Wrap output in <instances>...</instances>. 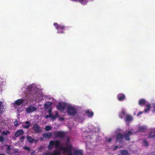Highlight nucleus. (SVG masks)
<instances>
[{"label": "nucleus", "mask_w": 155, "mask_h": 155, "mask_svg": "<svg viewBox=\"0 0 155 155\" xmlns=\"http://www.w3.org/2000/svg\"><path fill=\"white\" fill-rule=\"evenodd\" d=\"M91 142V141L90 142ZM91 145V143L87 142L86 143V146L87 147H88L89 146Z\"/></svg>", "instance_id": "ea45409f"}, {"label": "nucleus", "mask_w": 155, "mask_h": 155, "mask_svg": "<svg viewBox=\"0 0 155 155\" xmlns=\"http://www.w3.org/2000/svg\"><path fill=\"white\" fill-rule=\"evenodd\" d=\"M51 109L48 110V113L49 114V116L53 120H54L55 118L59 117L58 114V112L57 111H56L55 112V115H52L51 113Z\"/></svg>", "instance_id": "f8f14e48"}, {"label": "nucleus", "mask_w": 155, "mask_h": 155, "mask_svg": "<svg viewBox=\"0 0 155 155\" xmlns=\"http://www.w3.org/2000/svg\"><path fill=\"white\" fill-rule=\"evenodd\" d=\"M24 132L22 130H18L15 134V136L17 137L23 134Z\"/></svg>", "instance_id": "4be33fe9"}, {"label": "nucleus", "mask_w": 155, "mask_h": 155, "mask_svg": "<svg viewBox=\"0 0 155 155\" xmlns=\"http://www.w3.org/2000/svg\"><path fill=\"white\" fill-rule=\"evenodd\" d=\"M23 148L25 150H27L28 151H29L30 150V148L28 147H24Z\"/></svg>", "instance_id": "c9c22d12"}, {"label": "nucleus", "mask_w": 155, "mask_h": 155, "mask_svg": "<svg viewBox=\"0 0 155 155\" xmlns=\"http://www.w3.org/2000/svg\"><path fill=\"white\" fill-rule=\"evenodd\" d=\"M4 140L3 137L2 136H0V141L3 142Z\"/></svg>", "instance_id": "e433bc0d"}, {"label": "nucleus", "mask_w": 155, "mask_h": 155, "mask_svg": "<svg viewBox=\"0 0 155 155\" xmlns=\"http://www.w3.org/2000/svg\"><path fill=\"white\" fill-rule=\"evenodd\" d=\"M7 147V153L9 154H11L12 153L13 150L12 149L10 148V146L5 145Z\"/></svg>", "instance_id": "b1692460"}, {"label": "nucleus", "mask_w": 155, "mask_h": 155, "mask_svg": "<svg viewBox=\"0 0 155 155\" xmlns=\"http://www.w3.org/2000/svg\"><path fill=\"white\" fill-rule=\"evenodd\" d=\"M52 134L50 132L46 133L43 135V138L44 139H49L51 137Z\"/></svg>", "instance_id": "a211bd4d"}, {"label": "nucleus", "mask_w": 155, "mask_h": 155, "mask_svg": "<svg viewBox=\"0 0 155 155\" xmlns=\"http://www.w3.org/2000/svg\"><path fill=\"white\" fill-rule=\"evenodd\" d=\"M35 93L32 94L31 92L30 93L28 94L26 96L27 98V100H30L31 102H33L32 101H41L42 99H44L45 97L43 94H39L37 92H35Z\"/></svg>", "instance_id": "f03ea898"}, {"label": "nucleus", "mask_w": 155, "mask_h": 155, "mask_svg": "<svg viewBox=\"0 0 155 155\" xmlns=\"http://www.w3.org/2000/svg\"><path fill=\"white\" fill-rule=\"evenodd\" d=\"M50 117L49 116V115H46L45 116V118H48V117Z\"/></svg>", "instance_id": "37998d69"}, {"label": "nucleus", "mask_w": 155, "mask_h": 155, "mask_svg": "<svg viewBox=\"0 0 155 155\" xmlns=\"http://www.w3.org/2000/svg\"><path fill=\"white\" fill-rule=\"evenodd\" d=\"M33 129L36 133H40L42 131L41 128L37 124H34V125Z\"/></svg>", "instance_id": "4468645a"}, {"label": "nucleus", "mask_w": 155, "mask_h": 155, "mask_svg": "<svg viewBox=\"0 0 155 155\" xmlns=\"http://www.w3.org/2000/svg\"><path fill=\"white\" fill-rule=\"evenodd\" d=\"M88 129H89V131L90 132L93 131L97 132L99 130V128L97 126H94L93 125L90 124L88 126Z\"/></svg>", "instance_id": "0eeeda50"}, {"label": "nucleus", "mask_w": 155, "mask_h": 155, "mask_svg": "<svg viewBox=\"0 0 155 155\" xmlns=\"http://www.w3.org/2000/svg\"><path fill=\"white\" fill-rule=\"evenodd\" d=\"M143 113V112L142 111H140L137 114V116H139L140 114H142Z\"/></svg>", "instance_id": "a19ab883"}, {"label": "nucleus", "mask_w": 155, "mask_h": 155, "mask_svg": "<svg viewBox=\"0 0 155 155\" xmlns=\"http://www.w3.org/2000/svg\"><path fill=\"white\" fill-rule=\"evenodd\" d=\"M149 138L155 137V128L152 129L149 134Z\"/></svg>", "instance_id": "f3484780"}, {"label": "nucleus", "mask_w": 155, "mask_h": 155, "mask_svg": "<svg viewBox=\"0 0 155 155\" xmlns=\"http://www.w3.org/2000/svg\"><path fill=\"white\" fill-rule=\"evenodd\" d=\"M9 133V131H3L2 133V135H7Z\"/></svg>", "instance_id": "2f4dec72"}, {"label": "nucleus", "mask_w": 155, "mask_h": 155, "mask_svg": "<svg viewBox=\"0 0 155 155\" xmlns=\"http://www.w3.org/2000/svg\"><path fill=\"white\" fill-rule=\"evenodd\" d=\"M3 111V107L2 102H0V113H2Z\"/></svg>", "instance_id": "bb28decb"}, {"label": "nucleus", "mask_w": 155, "mask_h": 155, "mask_svg": "<svg viewBox=\"0 0 155 155\" xmlns=\"http://www.w3.org/2000/svg\"><path fill=\"white\" fill-rule=\"evenodd\" d=\"M119 147L117 146H116L115 147H114V150H116L118 147Z\"/></svg>", "instance_id": "c03bdc74"}, {"label": "nucleus", "mask_w": 155, "mask_h": 155, "mask_svg": "<svg viewBox=\"0 0 155 155\" xmlns=\"http://www.w3.org/2000/svg\"><path fill=\"white\" fill-rule=\"evenodd\" d=\"M59 117L58 120L61 121H63L64 120V118L63 117H61L59 116L58 117Z\"/></svg>", "instance_id": "4c0bfd02"}, {"label": "nucleus", "mask_w": 155, "mask_h": 155, "mask_svg": "<svg viewBox=\"0 0 155 155\" xmlns=\"http://www.w3.org/2000/svg\"><path fill=\"white\" fill-rule=\"evenodd\" d=\"M142 144L143 146L146 147L149 144L148 142L147 141L144 140L143 141Z\"/></svg>", "instance_id": "a878e982"}, {"label": "nucleus", "mask_w": 155, "mask_h": 155, "mask_svg": "<svg viewBox=\"0 0 155 155\" xmlns=\"http://www.w3.org/2000/svg\"><path fill=\"white\" fill-rule=\"evenodd\" d=\"M95 137H96L95 135L94 136V137H93V138H95Z\"/></svg>", "instance_id": "de8ad7c7"}, {"label": "nucleus", "mask_w": 155, "mask_h": 155, "mask_svg": "<svg viewBox=\"0 0 155 155\" xmlns=\"http://www.w3.org/2000/svg\"><path fill=\"white\" fill-rule=\"evenodd\" d=\"M133 119V118L131 116L127 114L126 115V116L125 118V121L128 122H130L132 121Z\"/></svg>", "instance_id": "6ab92c4d"}, {"label": "nucleus", "mask_w": 155, "mask_h": 155, "mask_svg": "<svg viewBox=\"0 0 155 155\" xmlns=\"http://www.w3.org/2000/svg\"><path fill=\"white\" fill-rule=\"evenodd\" d=\"M35 151H33L32 152H31V155H35Z\"/></svg>", "instance_id": "79ce46f5"}, {"label": "nucleus", "mask_w": 155, "mask_h": 155, "mask_svg": "<svg viewBox=\"0 0 155 155\" xmlns=\"http://www.w3.org/2000/svg\"><path fill=\"white\" fill-rule=\"evenodd\" d=\"M138 103L139 105L143 106L147 103V101L144 99H142L139 100Z\"/></svg>", "instance_id": "5701e85b"}, {"label": "nucleus", "mask_w": 155, "mask_h": 155, "mask_svg": "<svg viewBox=\"0 0 155 155\" xmlns=\"http://www.w3.org/2000/svg\"><path fill=\"white\" fill-rule=\"evenodd\" d=\"M78 107L77 106L68 103L67 106L66 113L71 116H74L77 113Z\"/></svg>", "instance_id": "7ed1b4c3"}, {"label": "nucleus", "mask_w": 155, "mask_h": 155, "mask_svg": "<svg viewBox=\"0 0 155 155\" xmlns=\"http://www.w3.org/2000/svg\"><path fill=\"white\" fill-rule=\"evenodd\" d=\"M35 87V85L34 84H33L32 85H31L29 86V90H32V88L33 87Z\"/></svg>", "instance_id": "72a5a7b5"}, {"label": "nucleus", "mask_w": 155, "mask_h": 155, "mask_svg": "<svg viewBox=\"0 0 155 155\" xmlns=\"http://www.w3.org/2000/svg\"><path fill=\"white\" fill-rule=\"evenodd\" d=\"M68 104L64 102H59L56 105L57 108L59 111L61 112H64L65 109L67 108Z\"/></svg>", "instance_id": "39448f33"}, {"label": "nucleus", "mask_w": 155, "mask_h": 155, "mask_svg": "<svg viewBox=\"0 0 155 155\" xmlns=\"http://www.w3.org/2000/svg\"><path fill=\"white\" fill-rule=\"evenodd\" d=\"M25 124H26V125L25 124H23V127L25 128H29L30 126L29 122L28 121H26Z\"/></svg>", "instance_id": "393cba45"}, {"label": "nucleus", "mask_w": 155, "mask_h": 155, "mask_svg": "<svg viewBox=\"0 0 155 155\" xmlns=\"http://www.w3.org/2000/svg\"><path fill=\"white\" fill-rule=\"evenodd\" d=\"M27 139L30 142H32L34 140L30 136H27Z\"/></svg>", "instance_id": "cd10ccee"}, {"label": "nucleus", "mask_w": 155, "mask_h": 155, "mask_svg": "<svg viewBox=\"0 0 155 155\" xmlns=\"http://www.w3.org/2000/svg\"><path fill=\"white\" fill-rule=\"evenodd\" d=\"M86 115L89 117L92 118L94 115V113L89 110L85 111Z\"/></svg>", "instance_id": "dca6fc26"}, {"label": "nucleus", "mask_w": 155, "mask_h": 155, "mask_svg": "<svg viewBox=\"0 0 155 155\" xmlns=\"http://www.w3.org/2000/svg\"><path fill=\"white\" fill-rule=\"evenodd\" d=\"M121 153L122 155H128L127 152L126 150H123Z\"/></svg>", "instance_id": "c756f323"}, {"label": "nucleus", "mask_w": 155, "mask_h": 155, "mask_svg": "<svg viewBox=\"0 0 155 155\" xmlns=\"http://www.w3.org/2000/svg\"><path fill=\"white\" fill-rule=\"evenodd\" d=\"M55 136L57 137H63L65 135V133L63 131H57L54 133Z\"/></svg>", "instance_id": "ddd939ff"}, {"label": "nucleus", "mask_w": 155, "mask_h": 155, "mask_svg": "<svg viewBox=\"0 0 155 155\" xmlns=\"http://www.w3.org/2000/svg\"><path fill=\"white\" fill-rule=\"evenodd\" d=\"M136 133V132L132 131L131 130L128 131L124 135L119 133L117 136V141L121 142L124 138L126 140H130L129 136Z\"/></svg>", "instance_id": "20e7f679"}, {"label": "nucleus", "mask_w": 155, "mask_h": 155, "mask_svg": "<svg viewBox=\"0 0 155 155\" xmlns=\"http://www.w3.org/2000/svg\"><path fill=\"white\" fill-rule=\"evenodd\" d=\"M112 139V138H106V140L109 143L111 141Z\"/></svg>", "instance_id": "473e14b6"}, {"label": "nucleus", "mask_w": 155, "mask_h": 155, "mask_svg": "<svg viewBox=\"0 0 155 155\" xmlns=\"http://www.w3.org/2000/svg\"><path fill=\"white\" fill-rule=\"evenodd\" d=\"M127 114L126 113V110H122V111L119 113V117L121 118H123L125 116H126Z\"/></svg>", "instance_id": "412c9836"}, {"label": "nucleus", "mask_w": 155, "mask_h": 155, "mask_svg": "<svg viewBox=\"0 0 155 155\" xmlns=\"http://www.w3.org/2000/svg\"><path fill=\"white\" fill-rule=\"evenodd\" d=\"M152 103L150 104L149 103H147L146 104L144 110L145 113H148L150 110H152Z\"/></svg>", "instance_id": "9d476101"}, {"label": "nucleus", "mask_w": 155, "mask_h": 155, "mask_svg": "<svg viewBox=\"0 0 155 155\" xmlns=\"http://www.w3.org/2000/svg\"><path fill=\"white\" fill-rule=\"evenodd\" d=\"M87 138L88 139H89V138H91L89 136H88L87 137Z\"/></svg>", "instance_id": "49530a36"}, {"label": "nucleus", "mask_w": 155, "mask_h": 155, "mask_svg": "<svg viewBox=\"0 0 155 155\" xmlns=\"http://www.w3.org/2000/svg\"><path fill=\"white\" fill-rule=\"evenodd\" d=\"M37 108L35 106L33 105L29 106L26 109V111L28 113H31L36 111Z\"/></svg>", "instance_id": "9b49d317"}, {"label": "nucleus", "mask_w": 155, "mask_h": 155, "mask_svg": "<svg viewBox=\"0 0 155 155\" xmlns=\"http://www.w3.org/2000/svg\"><path fill=\"white\" fill-rule=\"evenodd\" d=\"M50 100H52L51 101V102H46L44 105V107L45 109H49L48 110L52 108L51 107V106L52 105V104L54 102V101H54V100L53 99V98H51L50 97V98H48Z\"/></svg>", "instance_id": "1a4fd4ad"}, {"label": "nucleus", "mask_w": 155, "mask_h": 155, "mask_svg": "<svg viewBox=\"0 0 155 155\" xmlns=\"http://www.w3.org/2000/svg\"><path fill=\"white\" fill-rule=\"evenodd\" d=\"M152 111L153 112H155V103H152Z\"/></svg>", "instance_id": "7c9ffc66"}, {"label": "nucleus", "mask_w": 155, "mask_h": 155, "mask_svg": "<svg viewBox=\"0 0 155 155\" xmlns=\"http://www.w3.org/2000/svg\"><path fill=\"white\" fill-rule=\"evenodd\" d=\"M24 138H25V137H24V136H22V137L21 138V139H24Z\"/></svg>", "instance_id": "a18cd8bd"}, {"label": "nucleus", "mask_w": 155, "mask_h": 155, "mask_svg": "<svg viewBox=\"0 0 155 155\" xmlns=\"http://www.w3.org/2000/svg\"><path fill=\"white\" fill-rule=\"evenodd\" d=\"M23 148L25 150H27L28 151H29L30 150V148L28 147H24Z\"/></svg>", "instance_id": "f704fd0d"}, {"label": "nucleus", "mask_w": 155, "mask_h": 155, "mask_svg": "<svg viewBox=\"0 0 155 155\" xmlns=\"http://www.w3.org/2000/svg\"><path fill=\"white\" fill-rule=\"evenodd\" d=\"M53 25L58 30L57 33L61 34L64 33L63 30L65 28L64 25H59L56 23H54Z\"/></svg>", "instance_id": "423d86ee"}, {"label": "nucleus", "mask_w": 155, "mask_h": 155, "mask_svg": "<svg viewBox=\"0 0 155 155\" xmlns=\"http://www.w3.org/2000/svg\"><path fill=\"white\" fill-rule=\"evenodd\" d=\"M147 128V126L146 125H143L139 126V131L140 132H143L145 131Z\"/></svg>", "instance_id": "aec40b11"}, {"label": "nucleus", "mask_w": 155, "mask_h": 155, "mask_svg": "<svg viewBox=\"0 0 155 155\" xmlns=\"http://www.w3.org/2000/svg\"><path fill=\"white\" fill-rule=\"evenodd\" d=\"M14 124H15V126H17L18 125V122L17 121H15Z\"/></svg>", "instance_id": "58836bf2"}, {"label": "nucleus", "mask_w": 155, "mask_h": 155, "mask_svg": "<svg viewBox=\"0 0 155 155\" xmlns=\"http://www.w3.org/2000/svg\"><path fill=\"white\" fill-rule=\"evenodd\" d=\"M26 101V99H19L15 101V103H12V105L15 107V108H17V106L18 105H20L21 104L24 102Z\"/></svg>", "instance_id": "6e6552de"}, {"label": "nucleus", "mask_w": 155, "mask_h": 155, "mask_svg": "<svg viewBox=\"0 0 155 155\" xmlns=\"http://www.w3.org/2000/svg\"><path fill=\"white\" fill-rule=\"evenodd\" d=\"M118 99L120 101L124 100L125 98V95L123 93H119L117 95Z\"/></svg>", "instance_id": "2eb2a0df"}, {"label": "nucleus", "mask_w": 155, "mask_h": 155, "mask_svg": "<svg viewBox=\"0 0 155 155\" xmlns=\"http://www.w3.org/2000/svg\"><path fill=\"white\" fill-rule=\"evenodd\" d=\"M0 155H4V154H3L1 153V154H0Z\"/></svg>", "instance_id": "09e8293b"}, {"label": "nucleus", "mask_w": 155, "mask_h": 155, "mask_svg": "<svg viewBox=\"0 0 155 155\" xmlns=\"http://www.w3.org/2000/svg\"><path fill=\"white\" fill-rule=\"evenodd\" d=\"M153 155H155V152H154Z\"/></svg>", "instance_id": "8fccbe9b"}, {"label": "nucleus", "mask_w": 155, "mask_h": 155, "mask_svg": "<svg viewBox=\"0 0 155 155\" xmlns=\"http://www.w3.org/2000/svg\"><path fill=\"white\" fill-rule=\"evenodd\" d=\"M51 128L52 127L51 126H47L45 127V129L46 131H48L51 130Z\"/></svg>", "instance_id": "c85d7f7f"}, {"label": "nucleus", "mask_w": 155, "mask_h": 155, "mask_svg": "<svg viewBox=\"0 0 155 155\" xmlns=\"http://www.w3.org/2000/svg\"><path fill=\"white\" fill-rule=\"evenodd\" d=\"M55 149L53 151H48L45 155H83L81 150L73 147L70 138L67 137L66 140L62 142L58 140H51L48 146L49 149L51 150L54 147Z\"/></svg>", "instance_id": "f257e3e1"}]
</instances>
